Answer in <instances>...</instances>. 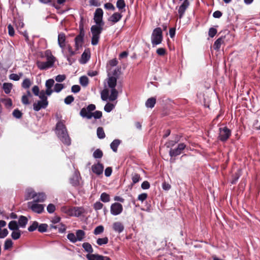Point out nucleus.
Here are the masks:
<instances>
[{
  "label": "nucleus",
  "mask_w": 260,
  "mask_h": 260,
  "mask_svg": "<svg viewBox=\"0 0 260 260\" xmlns=\"http://www.w3.org/2000/svg\"><path fill=\"white\" fill-rule=\"evenodd\" d=\"M56 134L64 145L67 146L71 145V140L63 121H59L56 123Z\"/></svg>",
  "instance_id": "f257e3e1"
},
{
  "label": "nucleus",
  "mask_w": 260,
  "mask_h": 260,
  "mask_svg": "<svg viewBox=\"0 0 260 260\" xmlns=\"http://www.w3.org/2000/svg\"><path fill=\"white\" fill-rule=\"evenodd\" d=\"M95 109V106L94 104L89 105L86 108H83L80 112V114L82 117H86L88 119L91 118L93 117L95 119H99L102 117V112L100 111H96L93 113L91 111Z\"/></svg>",
  "instance_id": "f03ea898"
},
{
  "label": "nucleus",
  "mask_w": 260,
  "mask_h": 260,
  "mask_svg": "<svg viewBox=\"0 0 260 260\" xmlns=\"http://www.w3.org/2000/svg\"><path fill=\"white\" fill-rule=\"evenodd\" d=\"M79 29V34L75 38L76 50H78L80 48L82 47L84 43L85 31L84 29V18L83 17H81Z\"/></svg>",
  "instance_id": "7ed1b4c3"
},
{
  "label": "nucleus",
  "mask_w": 260,
  "mask_h": 260,
  "mask_svg": "<svg viewBox=\"0 0 260 260\" xmlns=\"http://www.w3.org/2000/svg\"><path fill=\"white\" fill-rule=\"evenodd\" d=\"M103 29V26L93 25L91 27L90 30L92 34L91 44L92 45H96L99 43L100 35Z\"/></svg>",
  "instance_id": "20e7f679"
},
{
  "label": "nucleus",
  "mask_w": 260,
  "mask_h": 260,
  "mask_svg": "<svg viewBox=\"0 0 260 260\" xmlns=\"http://www.w3.org/2000/svg\"><path fill=\"white\" fill-rule=\"evenodd\" d=\"M151 40L153 47H155L161 43L163 40V36L161 28L156 27L153 29Z\"/></svg>",
  "instance_id": "39448f33"
},
{
  "label": "nucleus",
  "mask_w": 260,
  "mask_h": 260,
  "mask_svg": "<svg viewBox=\"0 0 260 260\" xmlns=\"http://www.w3.org/2000/svg\"><path fill=\"white\" fill-rule=\"evenodd\" d=\"M231 136V131L226 126L219 128L218 139L221 142H226Z\"/></svg>",
  "instance_id": "423d86ee"
},
{
  "label": "nucleus",
  "mask_w": 260,
  "mask_h": 260,
  "mask_svg": "<svg viewBox=\"0 0 260 260\" xmlns=\"http://www.w3.org/2000/svg\"><path fill=\"white\" fill-rule=\"evenodd\" d=\"M103 11L101 8H98L95 12L94 15V21L96 23L95 25H100L103 26L104 24V22L103 21Z\"/></svg>",
  "instance_id": "0eeeda50"
},
{
  "label": "nucleus",
  "mask_w": 260,
  "mask_h": 260,
  "mask_svg": "<svg viewBox=\"0 0 260 260\" xmlns=\"http://www.w3.org/2000/svg\"><path fill=\"white\" fill-rule=\"evenodd\" d=\"M37 203L35 201L29 202L28 203V207L33 212L40 214L44 211V206L43 205L39 204Z\"/></svg>",
  "instance_id": "6e6552de"
},
{
  "label": "nucleus",
  "mask_w": 260,
  "mask_h": 260,
  "mask_svg": "<svg viewBox=\"0 0 260 260\" xmlns=\"http://www.w3.org/2000/svg\"><path fill=\"white\" fill-rule=\"evenodd\" d=\"M186 145L183 143H180L175 149H171L169 151V155L171 157H175L182 153V151L186 148Z\"/></svg>",
  "instance_id": "1a4fd4ad"
},
{
  "label": "nucleus",
  "mask_w": 260,
  "mask_h": 260,
  "mask_svg": "<svg viewBox=\"0 0 260 260\" xmlns=\"http://www.w3.org/2000/svg\"><path fill=\"white\" fill-rule=\"evenodd\" d=\"M123 211L122 205L118 202H115L111 204L110 207V212L113 215H118L122 213Z\"/></svg>",
  "instance_id": "9d476101"
},
{
  "label": "nucleus",
  "mask_w": 260,
  "mask_h": 260,
  "mask_svg": "<svg viewBox=\"0 0 260 260\" xmlns=\"http://www.w3.org/2000/svg\"><path fill=\"white\" fill-rule=\"evenodd\" d=\"M54 61L49 60H47L45 62L41 61H38L37 62V66L41 70H47L50 68L54 66Z\"/></svg>",
  "instance_id": "9b49d317"
},
{
  "label": "nucleus",
  "mask_w": 260,
  "mask_h": 260,
  "mask_svg": "<svg viewBox=\"0 0 260 260\" xmlns=\"http://www.w3.org/2000/svg\"><path fill=\"white\" fill-rule=\"evenodd\" d=\"M84 212L83 207H74L69 209L68 213L71 216H79Z\"/></svg>",
  "instance_id": "f8f14e48"
},
{
  "label": "nucleus",
  "mask_w": 260,
  "mask_h": 260,
  "mask_svg": "<svg viewBox=\"0 0 260 260\" xmlns=\"http://www.w3.org/2000/svg\"><path fill=\"white\" fill-rule=\"evenodd\" d=\"M48 105V102H46V100H40L37 103H35L33 104L34 110L36 111H40L42 108L45 109Z\"/></svg>",
  "instance_id": "ddd939ff"
},
{
  "label": "nucleus",
  "mask_w": 260,
  "mask_h": 260,
  "mask_svg": "<svg viewBox=\"0 0 260 260\" xmlns=\"http://www.w3.org/2000/svg\"><path fill=\"white\" fill-rule=\"evenodd\" d=\"M92 172L96 174L97 175H101L104 170V166L100 162H98L96 164L92 165Z\"/></svg>",
  "instance_id": "4468645a"
},
{
  "label": "nucleus",
  "mask_w": 260,
  "mask_h": 260,
  "mask_svg": "<svg viewBox=\"0 0 260 260\" xmlns=\"http://www.w3.org/2000/svg\"><path fill=\"white\" fill-rule=\"evenodd\" d=\"M86 257L88 260H111L109 257L100 254H87Z\"/></svg>",
  "instance_id": "2eb2a0df"
},
{
  "label": "nucleus",
  "mask_w": 260,
  "mask_h": 260,
  "mask_svg": "<svg viewBox=\"0 0 260 260\" xmlns=\"http://www.w3.org/2000/svg\"><path fill=\"white\" fill-rule=\"evenodd\" d=\"M189 5L188 0H184L182 5L179 7L178 10V13L179 15V18H181L183 16L186 9Z\"/></svg>",
  "instance_id": "dca6fc26"
},
{
  "label": "nucleus",
  "mask_w": 260,
  "mask_h": 260,
  "mask_svg": "<svg viewBox=\"0 0 260 260\" xmlns=\"http://www.w3.org/2000/svg\"><path fill=\"white\" fill-rule=\"evenodd\" d=\"M36 196L37 192H36L33 189L31 188H27L25 191V200H29L34 199V200H35V198H36Z\"/></svg>",
  "instance_id": "f3484780"
},
{
  "label": "nucleus",
  "mask_w": 260,
  "mask_h": 260,
  "mask_svg": "<svg viewBox=\"0 0 260 260\" xmlns=\"http://www.w3.org/2000/svg\"><path fill=\"white\" fill-rule=\"evenodd\" d=\"M112 229L115 232L119 234L123 231L124 226L121 222L116 221L113 223Z\"/></svg>",
  "instance_id": "a211bd4d"
},
{
  "label": "nucleus",
  "mask_w": 260,
  "mask_h": 260,
  "mask_svg": "<svg viewBox=\"0 0 260 260\" xmlns=\"http://www.w3.org/2000/svg\"><path fill=\"white\" fill-rule=\"evenodd\" d=\"M90 58V52L89 49H85L82 53L81 57L80 62L81 63H86Z\"/></svg>",
  "instance_id": "6ab92c4d"
},
{
  "label": "nucleus",
  "mask_w": 260,
  "mask_h": 260,
  "mask_svg": "<svg viewBox=\"0 0 260 260\" xmlns=\"http://www.w3.org/2000/svg\"><path fill=\"white\" fill-rule=\"evenodd\" d=\"M122 15L118 13L115 12L113 13L108 19L109 21H111L114 23L118 22L122 18Z\"/></svg>",
  "instance_id": "aec40b11"
},
{
  "label": "nucleus",
  "mask_w": 260,
  "mask_h": 260,
  "mask_svg": "<svg viewBox=\"0 0 260 260\" xmlns=\"http://www.w3.org/2000/svg\"><path fill=\"white\" fill-rule=\"evenodd\" d=\"M66 35L64 33H60L58 36V43L60 47H65Z\"/></svg>",
  "instance_id": "412c9836"
},
{
  "label": "nucleus",
  "mask_w": 260,
  "mask_h": 260,
  "mask_svg": "<svg viewBox=\"0 0 260 260\" xmlns=\"http://www.w3.org/2000/svg\"><path fill=\"white\" fill-rule=\"evenodd\" d=\"M46 199V196L44 192H39L37 193V196L36 198H35V201L36 202H43Z\"/></svg>",
  "instance_id": "4be33fe9"
},
{
  "label": "nucleus",
  "mask_w": 260,
  "mask_h": 260,
  "mask_svg": "<svg viewBox=\"0 0 260 260\" xmlns=\"http://www.w3.org/2000/svg\"><path fill=\"white\" fill-rule=\"evenodd\" d=\"M156 102V98L152 97L149 98L145 103V106L147 108H152L154 107Z\"/></svg>",
  "instance_id": "5701e85b"
},
{
  "label": "nucleus",
  "mask_w": 260,
  "mask_h": 260,
  "mask_svg": "<svg viewBox=\"0 0 260 260\" xmlns=\"http://www.w3.org/2000/svg\"><path fill=\"white\" fill-rule=\"evenodd\" d=\"M82 247L86 252L88 253V254H92V253L93 252V249L89 243H83L82 244Z\"/></svg>",
  "instance_id": "b1692460"
},
{
  "label": "nucleus",
  "mask_w": 260,
  "mask_h": 260,
  "mask_svg": "<svg viewBox=\"0 0 260 260\" xmlns=\"http://www.w3.org/2000/svg\"><path fill=\"white\" fill-rule=\"evenodd\" d=\"M117 84V78L115 77L112 76L108 78V86L111 88H115Z\"/></svg>",
  "instance_id": "393cba45"
},
{
  "label": "nucleus",
  "mask_w": 260,
  "mask_h": 260,
  "mask_svg": "<svg viewBox=\"0 0 260 260\" xmlns=\"http://www.w3.org/2000/svg\"><path fill=\"white\" fill-rule=\"evenodd\" d=\"M225 37H221L217 39L213 45V48L216 50H218L221 46L222 43H223V39Z\"/></svg>",
  "instance_id": "a878e982"
},
{
  "label": "nucleus",
  "mask_w": 260,
  "mask_h": 260,
  "mask_svg": "<svg viewBox=\"0 0 260 260\" xmlns=\"http://www.w3.org/2000/svg\"><path fill=\"white\" fill-rule=\"evenodd\" d=\"M85 236V233L84 231L82 230H78L76 231V237L77 241H81L84 238Z\"/></svg>",
  "instance_id": "bb28decb"
},
{
  "label": "nucleus",
  "mask_w": 260,
  "mask_h": 260,
  "mask_svg": "<svg viewBox=\"0 0 260 260\" xmlns=\"http://www.w3.org/2000/svg\"><path fill=\"white\" fill-rule=\"evenodd\" d=\"M28 222V219L26 217L21 215L18 220V224L22 228H24Z\"/></svg>",
  "instance_id": "cd10ccee"
},
{
  "label": "nucleus",
  "mask_w": 260,
  "mask_h": 260,
  "mask_svg": "<svg viewBox=\"0 0 260 260\" xmlns=\"http://www.w3.org/2000/svg\"><path fill=\"white\" fill-rule=\"evenodd\" d=\"M13 87V84L11 83H4L3 85V89L6 94H9Z\"/></svg>",
  "instance_id": "c85d7f7f"
},
{
  "label": "nucleus",
  "mask_w": 260,
  "mask_h": 260,
  "mask_svg": "<svg viewBox=\"0 0 260 260\" xmlns=\"http://www.w3.org/2000/svg\"><path fill=\"white\" fill-rule=\"evenodd\" d=\"M120 143V141L118 139L114 140L110 144V147L112 150L116 152L117 151V148Z\"/></svg>",
  "instance_id": "c756f323"
},
{
  "label": "nucleus",
  "mask_w": 260,
  "mask_h": 260,
  "mask_svg": "<svg viewBox=\"0 0 260 260\" xmlns=\"http://www.w3.org/2000/svg\"><path fill=\"white\" fill-rule=\"evenodd\" d=\"M180 137L176 135L175 137L174 140L169 141L165 144L167 147L169 148L174 146L179 141Z\"/></svg>",
  "instance_id": "7c9ffc66"
},
{
  "label": "nucleus",
  "mask_w": 260,
  "mask_h": 260,
  "mask_svg": "<svg viewBox=\"0 0 260 260\" xmlns=\"http://www.w3.org/2000/svg\"><path fill=\"white\" fill-rule=\"evenodd\" d=\"M51 229H58V232L60 233H64L66 230V226L64 224L60 223L57 225H51Z\"/></svg>",
  "instance_id": "2f4dec72"
},
{
  "label": "nucleus",
  "mask_w": 260,
  "mask_h": 260,
  "mask_svg": "<svg viewBox=\"0 0 260 260\" xmlns=\"http://www.w3.org/2000/svg\"><path fill=\"white\" fill-rule=\"evenodd\" d=\"M1 102L3 103L7 108H9L12 106V101L10 98L0 99Z\"/></svg>",
  "instance_id": "473e14b6"
},
{
  "label": "nucleus",
  "mask_w": 260,
  "mask_h": 260,
  "mask_svg": "<svg viewBox=\"0 0 260 260\" xmlns=\"http://www.w3.org/2000/svg\"><path fill=\"white\" fill-rule=\"evenodd\" d=\"M39 2L44 4H49L56 9H58L55 0H38Z\"/></svg>",
  "instance_id": "72a5a7b5"
},
{
  "label": "nucleus",
  "mask_w": 260,
  "mask_h": 260,
  "mask_svg": "<svg viewBox=\"0 0 260 260\" xmlns=\"http://www.w3.org/2000/svg\"><path fill=\"white\" fill-rule=\"evenodd\" d=\"M118 96V91L115 88H111V94L109 96V100L111 101H115Z\"/></svg>",
  "instance_id": "f704fd0d"
},
{
  "label": "nucleus",
  "mask_w": 260,
  "mask_h": 260,
  "mask_svg": "<svg viewBox=\"0 0 260 260\" xmlns=\"http://www.w3.org/2000/svg\"><path fill=\"white\" fill-rule=\"evenodd\" d=\"M125 3L124 0H118L116 3V7L119 10L121 11V12H123L122 10L124 9V11H125Z\"/></svg>",
  "instance_id": "c9c22d12"
},
{
  "label": "nucleus",
  "mask_w": 260,
  "mask_h": 260,
  "mask_svg": "<svg viewBox=\"0 0 260 260\" xmlns=\"http://www.w3.org/2000/svg\"><path fill=\"white\" fill-rule=\"evenodd\" d=\"M8 227L10 230L13 231L18 230V225L17 222L15 220L11 221L8 224Z\"/></svg>",
  "instance_id": "e433bc0d"
},
{
  "label": "nucleus",
  "mask_w": 260,
  "mask_h": 260,
  "mask_svg": "<svg viewBox=\"0 0 260 260\" xmlns=\"http://www.w3.org/2000/svg\"><path fill=\"white\" fill-rule=\"evenodd\" d=\"M109 239L108 238L105 237L102 238H98L96 240V243L99 246H102L103 245H106L108 243Z\"/></svg>",
  "instance_id": "4c0bfd02"
},
{
  "label": "nucleus",
  "mask_w": 260,
  "mask_h": 260,
  "mask_svg": "<svg viewBox=\"0 0 260 260\" xmlns=\"http://www.w3.org/2000/svg\"><path fill=\"white\" fill-rule=\"evenodd\" d=\"M45 55L47 58V60H52L55 62V57L52 54L51 51L50 50L45 51Z\"/></svg>",
  "instance_id": "58836bf2"
},
{
  "label": "nucleus",
  "mask_w": 260,
  "mask_h": 260,
  "mask_svg": "<svg viewBox=\"0 0 260 260\" xmlns=\"http://www.w3.org/2000/svg\"><path fill=\"white\" fill-rule=\"evenodd\" d=\"M97 136L99 139H104L105 137V134L102 127H99L97 128Z\"/></svg>",
  "instance_id": "ea45409f"
},
{
  "label": "nucleus",
  "mask_w": 260,
  "mask_h": 260,
  "mask_svg": "<svg viewBox=\"0 0 260 260\" xmlns=\"http://www.w3.org/2000/svg\"><path fill=\"white\" fill-rule=\"evenodd\" d=\"M79 82L82 86H86L89 83V80L86 76H83L80 78Z\"/></svg>",
  "instance_id": "a19ab883"
},
{
  "label": "nucleus",
  "mask_w": 260,
  "mask_h": 260,
  "mask_svg": "<svg viewBox=\"0 0 260 260\" xmlns=\"http://www.w3.org/2000/svg\"><path fill=\"white\" fill-rule=\"evenodd\" d=\"M48 228V225L46 223L38 224V230L40 233H44L47 231Z\"/></svg>",
  "instance_id": "79ce46f5"
},
{
  "label": "nucleus",
  "mask_w": 260,
  "mask_h": 260,
  "mask_svg": "<svg viewBox=\"0 0 260 260\" xmlns=\"http://www.w3.org/2000/svg\"><path fill=\"white\" fill-rule=\"evenodd\" d=\"M101 200L104 202H109L110 201V196L106 192H103L101 194L100 197Z\"/></svg>",
  "instance_id": "37998d69"
},
{
  "label": "nucleus",
  "mask_w": 260,
  "mask_h": 260,
  "mask_svg": "<svg viewBox=\"0 0 260 260\" xmlns=\"http://www.w3.org/2000/svg\"><path fill=\"white\" fill-rule=\"evenodd\" d=\"M13 243L11 239H7L5 242L4 244V249L8 250L11 248L13 246Z\"/></svg>",
  "instance_id": "c03bdc74"
},
{
  "label": "nucleus",
  "mask_w": 260,
  "mask_h": 260,
  "mask_svg": "<svg viewBox=\"0 0 260 260\" xmlns=\"http://www.w3.org/2000/svg\"><path fill=\"white\" fill-rule=\"evenodd\" d=\"M141 178L140 175L137 173H134L132 174V185L138 183L140 180Z\"/></svg>",
  "instance_id": "a18cd8bd"
},
{
  "label": "nucleus",
  "mask_w": 260,
  "mask_h": 260,
  "mask_svg": "<svg viewBox=\"0 0 260 260\" xmlns=\"http://www.w3.org/2000/svg\"><path fill=\"white\" fill-rule=\"evenodd\" d=\"M21 236V231L19 230L13 231L11 234V237L14 240H17L20 238Z\"/></svg>",
  "instance_id": "49530a36"
},
{
  "label": "nucleus",
  "mask_w": 260,
  "mask_h": 260,
  "mask_svg": "<svg viewBox=\"0 0 260 260\" xmlns=\"http://www.w3.org/2000/svg\"><path fill=\"white\" fill-rule=\"evenodd\" d=\"M64 88V86L63 84L56 83L54 86V91L56 92H59Z\"/></svg>",
  "instance_id": "de8ad7c7"
},
{
  "label": "nucleus",
  "mask_w": 260,
  "mask_h": 260,
  "mask_svg": "<svg viewBox=\"0 0 260 260\" xmlns=\"http://www.w3.org/2000/svg\"><path fill=\"white\" fill-rule=\"evenodd\" d=\"M22 75L23 74L22 73H20L19 74L13 73L10 75L9 78L14 81H18Z\"/></svg>",
  "instance_id": "09e8293b"
},
{
  "label": "nucleus",
  "mask_w": 260,
  "mask_h": 260,
  "mask_svg": "<svg viewBox=\"0 0 260 260\" xmlns=\"http://www.w3.org/2000/svg\"><path fill=\"white\" fill-rule=\"evenodd\" d=\"M103 156L102 151L100 149H96L93 153V156L95 158H101Z\"/></svg>",
  "instance_id": "8fccbe9b"
},
{
  "label": "nucleus",
  "mask_w": 260,
  "mask_h": 260,
  "mask_svg": "<svg viewBox=\"0 0 260 260\" xmlns=\"http://www.w3.org/2000/svg\"><path fill=\"white\" fill-rule=\"evenodd\" d=\"M104 231V228L103 225H99L96 227L93 231V234L95 235L102 233Z\"/></svg>",
  "instance_id": "3c124183"
},
{
  "label": "nucleus",
  "mask_w": 260,
  "mask_h": 260,
  "mask_svg": "<svg viewBox=\"0 0 260 260\" xmlns=\"http://www.w3.org/2000/svg\"><path fill=\"white\" fill-rule=\"evenodd\" d=\"M31 82L28 78L25 79L22 83V87L25 89H28L31 85Z\"/></svg>",
  "instance_id": "603ef678"
},
{
  "label": "nucleus",
  "mask_w": 260,
  "mask_h": 260,
  "mask_svg": "<svg viewBox=\"0 0 260 260\" xmlns=\"http://www.w3.org/2000/svg\"><path fill=\"white\" fill-rule=\"evenodd\" d=\"M109 96V90L107 89L103 90L101 92V99L103 101H106Z\"/></svg>",
  "instance_id": "864d4df0"
},
{
  "label": "nucleus",
  "mask_w": 260,
  "mask_h": 260,
  "mask_svg": "<svg viewBox=\"0 0 260 260\" xmlns=\"http://www.w3.org/2000/svg\"><path fill=\"white\" fill-rule=\"evenodd\" d=\"M38 222L35 221L32 222V224L28 228V231L29 232H34L38 228Z\"/></svg>",
  "instance_id": "5fc2aeb1"
},
{
  "label": "nucleus",
  "mask_w": 260,
  "mask_h": 260,
  "mask_svg": "<svg viewBox=\"0 0 260 260\" xmlns=\"http://www.w3.org/2000/svg\"><path fill=\"white\" fill-rule=\"evenodd\" d=\"M12 115L14 117L19 119L22 117V113L18 109H16L13 111Z\"/></svg>",
  "instance_id": "6e6d98bb"
},
{
  "label": "nucleus",
  "mask_w": 260,
  "mask_h": 260,
  "mask_svg": "<svg viewBox=\"0 0 260 260\" xmlns=\"http://www.w3.org/2000/svg\"><path fill=\"white\" fill-rule=\"evenodd\" d=\"M67 238L72 243L77 242L76 235L74 233H69L67 235Z\"/></svg>",
  "instance_id": "4d7b16f0"
},
{
  "label": "nucleus",
  "mask_w": 260,
  "mask_h": 260,
  "mask_svg": "<svg viewBox=\"0 0 260 260\" xmlns=\"http://www.w3.org/2000/svg\"><path fill=\"white\" fill-rule=\"evenodd\" d=\"M54 83V81L53 79L47 80L45 82V86L46 88H52Z\"/></svg>",
  "instance_id": "13d9d810"
},
{
  "label": "nucleus",
  "mask_w": 260,
  "mask_h": 260,
  "mask_svg": "<svg viewBox=\"0 0 260 260\" xmlns=\"http://www.w3.org/2000/svg\"><path fill=\"white\" fill-rule=\"evenodd\" d=\"M74 101V98L73 95L67 96L64 100L65 104L67 105L71 104Z\"/></svg>",
  "instance_id": "bf43d9fd"
},
{
  "label": "nucleus",
  "mask_w": 260,
  "mask_h": 260,
  "mask_svg": "<svg viewBox=\"0 0 260 260\" xmlns=\"http://www.w3.org/2000/svg\"><path fill=\"white\" fill-rule=\"evenodd\" d=\"M217 30L214 27H211L209 29L208 35L211 38H213L217 34Z\"/></svg>",
  "instance_id": "052dcab7"
},
{
  "label": "nucleus",
  "mask_w": 260,
  "mask_h": 260,
  "mask_svg": "<svg viewBox=\"0 0 260 260\" xmlns=\"http://www.w3.org/2000/svg\"><path fill=\"white\" fill-rule=\"evenodd\" d=\"M66 76L64 74L58 75L55 77V80L58 82H62L66 79Z\"/></svg>",
  "instance_id": "680f3d73"
},
{
  "label": "nucleus",
  "mask_w": 260,
  "mask_h": 260,
  "mask_svg": "<svg viewBox=\"0 0 260 260\" xmlns=\"http://www.w3.org/2000/svg\"><path fill=\"white\" fill-rule=\"evenodd\" d=\"M55 206L53 204H49L47 207V210L49 213H53L55 211Z\"/></svg>",
  "instance_id": "e2e57ef3"
},
{
  "label": "nucleus",
  "mask_w": 260,
  "mask_h": 260,
  "mask_svg": "<svg viewBox=\"0 0 260 260\" xmlns=\"http://www.w3.org/2000/svg\"><path fill=\"white\" fill-rule=\"evenodd\" d=\"M114 108V105L111 103H107L104 107V110L107 112H111Z\"/></svg>",
  "instance_id": "0e129e2a"
},
{
  "label": "nucleus",
  "mask_w": 260,
  "mask_h": 260,
  "mask_svg": "<svg viewBox=\"0 0 260 260\" xmlns=\"http://www.w3.org/2000/svg\"><path fill=\"white\" fill-rule=\"evenodd\" d=\"M156 53L160 56H164L167 54L166 50L164 48H159L156 50Z\"/></svg>",
  "instance_id": "69168bd1"
},
{
  "label": "nucleus",
  "mask_w": 260,
  "mask_h": 260,
  "mask_svg": "<svg viewBox=\"0 0 260 260\" xmlns=\"http://www.w3.org/2000/svg\"><path fill=\"white\" fill-rule=\"evenodd\" d=\"M104 205L100 202H96L93 205V208L95 210L101 209L103 207Z\"/></svg>",
  "instance_id": "338daca9"
},
{
  "label": "nucleus",
  "mask_w": 260,
  "mask_h": 260,
  "mask_svg": "<svg viewBox=\"0 0 260 260\" xmlns=\"http://www.w3.org/2000/svg\"><path fill=\"white\" fill-rule=\"evenodd\" d=\"M80 90H81V87L78 85H73L71 88V91L73 93H78L80 91Z\"/></svg>",
  "instance_id": "774afa93"
}]
</instances>
